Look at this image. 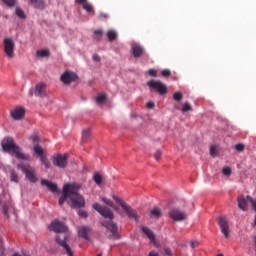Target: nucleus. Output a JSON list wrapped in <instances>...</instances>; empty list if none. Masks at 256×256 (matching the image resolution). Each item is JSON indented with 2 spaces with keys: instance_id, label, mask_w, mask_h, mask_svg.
<instances>
[{
  "instance_id": "nucleus-38",
  "label": "nucleus",
  "mask_w": 256,
  "mask_h": 256,
  "mask_svg": "<svg viewBox=\"0 0 256 256\" xmlns=\"http://www.w3.org/2000/svg\"><path fill=\"white\" fill-rule=\"evenodd\" d=\"M174 101H181L183 99V93L181 92H175L173 95Z\"/></svg>"
},
{
  "instance_id": "nucleus-40",
  "label": "nucleus",
  "mask_w": 256,
  "mask_h": 256,
  "mask_svg": "<svg viewBox=\"0 0 256 256\" xmlns=\"http://www.w3.org/2000/svg\"><path fill=\"white\" fill-rule=\"evenodd\" d=\"M163 155V153L161 152V150H157L154 153V159H156L157 161H161V156Z\"/></svg>"
},
{
  "instance_id": "nucleus-30",
  "label": "nucleus",
  "mask_w": 256,
  "mask_h": 256,
  "mask_svg": "<svg viewBox=\"0 0 256 256\" xmlns=\"http://www.w3.org/2000/svg\"><path fill=\"white\" fill-rule=\"evenodd\" d=\"M93 179L97 185H101V183H103V176L99 173L94 174Z\"/></svg>"
},
{
  "instance_id": "nucleus-11",
  "label": "nucleus",
  "mask_w": 256,
  "mask_h": 256,
  "mask_svg": "<svg viewBox=\"0 0 256 256\" xmlns=\"http://www.w3.org/2000/svg\"><path fill=\"white\" fill-rule=\"evenodd\" d=\"M73 187H75V185H71V183L65 184L63 186L62 196L59 199V205H63V203H65V201H67L68 198L70 199Z\"/></svg>"
},
{
  "instance_id": "nucleus-46",
  "label": "nucleus",
  "mask_w": 256,
  "mask_h": 256,
  "mask_svg": "<svg viewBox=\"0 0 256 256\" xmlns=\"http://www.w3.org/2000/svg\"><path fill=\"white\" fill-rule=\"evenodd\" d=\"M32 141H33V143H35L34 145H39L38 144L39 143V136H37V135L32 136Z\"/></svg>"
},
{
  "instance_id": "nucleus-50",
  "label": "nucleus",
  "mask_w": 256,
  "mask_h": 256,
  "mask_svg": "<svg viewBox=\"0 0 256 256\" xmlns=\"http://www.w3.org/2000/svg\"><path fill=\"white\" fill-rule=\"evenodd\" d=\"M164 253L167 256H173V254L171 253V249H169V248H164Z\"/></svg>"
},
{
  "instance_id": "nucleus-33",
  "label": "nucleus",
  "mask_w": 256,
  "mask_h": 256,
  "mask_svg": "<svg viewBox=\"0 0 256 256\" xmlns=\"http://www.w3.org/2000/svg\"><path fill=\"white\" fill-rule=\"evenodd\" d=\"M247 202L251 203L252 209L256 212V199H253L251 196H246Z\"/></svg>"
},
{
  "instance_id": "nucleus-51",
  "label": "nucleus",
  "mask_w": 256,
  "mask_h": 256,
  "mask_svg": "<svg viewBox=\"0 0 256 256\" xmlns=\"http://www.w3.org/2000/svg\"><path fill=\"white\" fill-rule=\"evenodd\" d=\"M78 215H80V217H87V212L84 211V210H80V211L78 212Z\"/></svg>"
},
{
  "instance_id": "nucleus-21",
  "label": "nucleus",
  "mask_w": 256,
  "mask_h": 256,
  "mask_svg": "<svg viewBox=\"0 0 256 256\" xmlns=\"http://www.w3.org/2000/svg\"><path fill=\"white\" fill-rule=\"evenodd\" d=\"M238 207L239 209H241V211H247L248 207H247V198L245 199V196H239L238 199Z\"/></svg>"
},
{
  "instance_id": "nucleus-4",
  "label": "nucleus",
  "mask_w": 256,
  "mask_h": 256,
  "mask_svg": "<svg viewBox=\"0 0 256 256\" xmlns=\"http://www.w3.org/2000/svg\"><path fill=\"white\" fill-rule=\"evenodd\" d=\"M70 185H74L72 188V192H70V201L71 207L73 209H79V207H85V198H83L77 191L81 189V185L77 183H70Z\"/></svg>"
},
{
  "instance_id": "nucleus-17",
  "label": "nucleus",
  "mask_w": 256,
  "mask_h": 256,
  "mask_svg": "<svg viewBox=\"0 0 256 256\" xmlns=\"http://www.w3.org/2000/svg\"><path fill=\"white\" fill-rule=\"evenodd\" d=\"M11 117H13L16 121L23 119L25 117V108L16 107L14 110L11 111Z\"/></svg>"
},
{
  "instance_id": "nucleus-37",
  "label": "nucleus",
  "mask_w": 256,
  "mask_h": 256,
  "mask_svg": "<svg viewBox=\"0 0 256 256\" xmlns=\"http://www.w3.org/2000/svg\"><path fill=\"white\" fill-rule=\"evenodd\" d=\"M7 7H14L15 3H17V0H2Z\"/></svg>"
},
{
  "instance_id": "nucleus-7",
  "label": "nucleus",
  "mask_w": 256,
  "mask_h": 256,
  "mask_svg": "<svg viewBox=\"0 0 256 256\" xmlns=\"http://www.w3.org/2000/svg\"><path fill=\"white\" fill-rule=\"evenodd\" d=\"M4 53L9 59L15 57V41H13V38L4 39Z\"/></svg>"
},
{
  "instance_id": "nucleus-9",
  "label": "nucleus",
  "mask_w": 256,
  "mask_h": 256,
  "mask_svg": "<svg viewBox=\"0 0 256 256\" xmlns=\"http://www.w3.org/2000/svg\"><path fill=\"white\" fill-rule=\"evenodd\" d=\"M68 159L69 155L67 154H55L53 156V165H55V167H59V169H65L68 164Z\"/></svg>"
},
{
  "instance_id": "nucleus-39",
  "label": "nucleus",
  "mask_w": 256,
  "mask_h": 256,
  "mask_svg": "<svg viewBox=\"0 0 256 256\" xmlns=\"http://www.w3.org/2000/svg\"><path fill=\"white\" fill-rule=\"evenodd\" d=\"M222 173H223V175H225L226 177L231 176V173H232L231 168H229V167H224V168L222 169Z\"/></svg>"
},
{
  "instance_id": "nucleus-32",
  "label": "nucleus",
  "mask_w": 256,
  "mask_h": 256,
  "mask_svg": "<svg viewBox=\"0 0 256 256\" xmlns=\"http://www.w3.org/2000/svg\"><path fill=\"white\" fill-rule=\"evenodd\" d=\"M94 35H95L96 41H101V37L103 36V30L101 29L94 30Z\"/></svg>"
},
{
  "instance_id": "nucleus-49",
  "label": "nucleus",
  "mask_w": 256,
  "mask_h": 256,
  "mask_svg": "<svg viewBox=\"0 0 256 256\" xmlns=\"http://www.w3.org/2000/svg\"><path fill=\"white\" fill-rule=\"evenodd\" d=\"M146 107L148 108V109H153L154 107H155V103H153V102H147V104H146Z\"/></svg>"
},
{
  "instance_id": "nucleus-5",
  "label": "nucleus",
  "mask_w": 256,
  "mask_h": 256,
  "mask_svg": "<svg viewBox=\"0 0 256 256\" xmlns=\"http://www.w3.org/2000/svg\"><path fill=\"white\" fill-rule=\"evenodd\" d=\"M18 169H21L23 173L26 175V179L30 181V183H37L39 181V178L37 177V172L35 171V168H33L29 164H18Z\"/></svg>"
},
{
  "instance_id": "nucleus-15",
  "label": "nucleus",
  "mask_w": 256,
  "mask_h": 256,
  "mask_svg": "<svg viewBox=\"0 0 256 256\" xmlns=\"http://www.w3.org/2000/svg\"><path fill=\"white\" fill-rule=\"evenodd\" d=\"M123 210L125 211L129 219H134V221H139V215L137 214V210L131 208L130 205L123 204Z\"/></svg>"
},
{
  "instance_id": "nucleus-55",
  "label": "nucleus",
  "mask_w": 256,
  "mask_h": 256,
  "mask_svg": "<svg viewBox=\"0 0 256 256\" xmlns=\"http://www.w3.org/2000/svg\"><path fill=\"white\" fill-rule=\"evenodd\" d=\"M3 211H4V213L7 215V206H4V207H3Z\"/></svg>"
},
{
  "instance_id": "nucleus-31",
  "label": "nucleus",
  "mask_w": 256,
  "mask_h": 256,
  "mask_svg": "<svg viewBox=\"0 0 256 256\" xmlns=\"http://www.w3.org/2000/svg\"><path fill=\"white\" fill-rule=\"evenodd\" d=\"M83 10L87 11V13H94L93 6L89 2L83 4Z\"/></svg>"
},
{
  "instance_id": "nucleus-18",
  "label": "nucleus",
  "mask_w": 256,
  "mask_h": 256,
  "mask_svg": "<svg viewBox=\"0 0 256 256\" xmlns=\"http://www.w3.org/2000/svg\"><path fill=\"white\" fill-rule=\"evenodd\" d=\"M145 53V49L143 48V46L139 45V44H133L132 45V54L134 55V57L137 59L139 57H142V55Z\"/></svg>"
},
{
  "instance_id": "nucleus-54",
  "label": "nucleus",
  "mask_w": 256,
  "mask_h": 256,
  "mask_svg": "<svg viewBox=\"0 0 256 256\" xmlns=\"http://www.w3.org/2000/svg\"><path fill=\"white\" fill-rule=\"evenodd\" d=\"M148 256H159V254L155 252H150Z\"/></svg>"
},
{
  "instance_id": "nucleus-8",
  "label": "nucleus",
  "mask_w": 256,
  "mask_h": 256,
  "mask_svg": "<svg viewBox=\"0 0 256 256\" xmlns=\"http://www.w3.org/2000/svg\"><path fill=\"white\" fill-rule=\"evenodd\" d=\"M218 225L221 229V233H223L226 239H229L231 235V230L229 229V219L225 216H220L218 218Z\"/></svg>"
},
{
  "instance_id": "nucleus-14",
  "label": "nucleus",
  "mask_w": 256,
  "mask_h": 256,
  "mask_svg": "<svg viewBox=\"0 0 256 256\" xmlns=\"http://www.w3.org/2000/svg\"><path fill=\"white\" fill-rule=\"evenodd\" d=\"M34 153L39 157L42 165L49 162V159H47V156L45 155V150L40 145H34Z\"/></svg>"
},
{
  "instance_id": "nucleus-43",
  "label": "nucleus",
  "mask_w": 256,
  "mask_h": 256,
  "mask_svg": "<svg viewBox=\"0 0 256 256\" xmlns=\"http://www.w3.org/2000/svg\"><path fill=\"white\" fill-rule=\"evenodd\" d=\"M210 155L212 157H216L217 156V147L216 146H211L210 147Z\"/></svg>"
},
{
  "instance_id": "nucleus-45",
  "label": "nucleus",
  "mask_w": 256,
  "mask_h": 256,
  "mask_svg": "<svg viewBox=\"0 0 256 256\" xmlns=\"http://www.w3.org/2000/svg\"><path fill=\"white\" fill-rule=\"evenodd\" d=\"M148 74L151 76V77H157V70L155 69H150L148 71Z\"/></svg>"
},
{
  "instance_id": "nucleus-56",
  "label": "nucleus",
  "mask_w": 256,
  "mask_h": 256,
  "mask_svg": "<svg viewBox=\"0 0 256 256\" xmlns=\"http://www.w3.org/2000/svg\"><path fill=\"white\" fill-rule=\"evenodd\" d=\"M96 256H102L101 254H98V255H96Z\"/></svg>"
},
{
  "instance_id": "nucleus-48",
  "label": "nucleus",
  "mask_w": 256,
  "mask_h": 256,
  "mask_svg": "<svg viewBox=\"0 0 256 256\" xmlns=\"http://www.w3.org/2000/svg\"><path fill=\"white\" fill-rule=\"evenodd\" d=\"M92 59H93V61H96V62L101 61V57H100L98 54H94V55L92 56Z\"/></svg>"
},
{
  "instance_id": "nucleus-52",
  "label": "nucleus",
  "mask_w": 256,
  "mask_h": 256,
  "mask_svg": "<svg viewBox=\"0 0 256 256\" xmlns=\"http://www.w3.org/2000/svg\"><path fill=\"white\" fill-rule=\"evenodd\" d=\"M75 3H77L78 5H85V3H87V0H75Z\"/></svg>"
},
{
  "instance_id": "nucleus-1",
  "label": "nucleus",
  "mask_w": 256,
  "mask_h": 256,
  "mask_svg": "<svg viewBox=\"0 0 256 256\" xmlns=\"http://www.w3.org/2000/svg\"><path fill=\"white\" fill-rule=\"evenodd\" d=\"M48 228L50 231L58 233L55 237L56 243L65 249L68 256H73V250L71 246L67 244V241H69V228L59 220L53 221Z\"/></svg>"
},
{
  "instance_id": "nucleus-22",
  "label": "nucleus",
  "mask_w": 256,
  "mask_h": 256,
  "mask_svg": "<svg viewBox=\"0 0 256 256\" xmlns=\"http://www.w3.org/2000/svg\"><path fill=\"white\" fill-rule=\"evenodd\" d=\"M9 173H10V181L12 183H19V174L17 173V171H15V169H10Z\"/></svg>"
},
{
  "instance_id": "nucleus-24",
  "label": "nucleus",
  "mask_w": 256,
  "mask_h": 256,
  "mask_svg": "<svg viewBox=\"0 0 256 256\" xmlns=\"http://www.w3.org/2000/svg\"><path fill=\"white\" fill-rule=\"evenodd\" d=\"M91 139V130L90 129H85L82 132V142L87 143Z\"/></svg>"
},
{
  "instance_id": "nucleus-2",
  "label": "nucleus",
  "mask_w": 256,
  "mask_h": 256,
  "mask_svg": "<svg viewBox=\"0 0 256 256\" xmlns=\"http://www.w3.org/2000/svg\"><path fill=\"white\" fill-rule=\"evenodd\" d=\"M93 209H95V211L100 213L102 217H105V219H109V220H104L102 222L103 227H106V229H108V231L112 233L109 236V239H121V236L119 235V232H118L117 223L113 222V219L115 217L113 215V211L106 206H101V204L99 203H95L93 205Z\"/></svg>"
},
{
  "instance_id": "nucleus-16",
  "label": "nucleus",
  "mask_w": 256,
  "mask_h": 256,
  "mask_svg": "<svg viewBox=\"0 0 256 256\" xmlns=\"http://www.w3.org/2000/svg\"><path fill=\"white\" fill-rule=\"evenodd\" d=\"M34 93L36 97H47V85L45 83H38Z\"/></svg>"
},
{
  "instance_id": "nucleus-28",
  "label": "nucleus",
  "mask_w": 256,
  "mask_h": 256,
  "mask_svg": "<svg viewBox=\"0 0 256 256\" xmlns=\"http://www.w3.org/2000/svg\"><path fill=\"white\" fill-rule=\"evenodd\" d=\"M107 37L110 42H113L117 39V32L115 30H109L107 32Z\"/></svg>"
},
{
  "instance_id": "nucleus-6",
  "label": "nucleus",
  "mask_w": 256,
  "mask_h": 256,
  "mask_svg": "<svg viewBox=\"0 0 256 256\" xmlns=\"http://www.w3.org/2000/svg\"><path fill=\"white\" fill-rule=\"evenodd\" d=\"M150 89H154L159 95H165L167 93V85L159 80H150L147 82Z\"/></svg>"
},
{
  "instance_id": "nucleus-27",
  "label": "nucleus",
  "mask_w": 256,
  "mask_h": 256,
  "mask_svg": "<svg viewBox=\"0 0 256 256\" xmlns=\"http://www.w3.org/2000/svg\"><path fill=\"white\" fill-rule=\"evenodd\" d=\"M105 101H107V95H105V94H99L96 97L97 105H103V103H105Z\"/></svg>"
},
{
  "instance_id": "nucleus-36",
  "label": "nucleus",
  "mask_w": 256,
  "mask_h": 256,
  "mask_svg": "<svg viewBox=\"0 0 256 256\" xmlns=\"http://www.w3.org/2000/svg\"><path fill=\"white\" fill-rule=\"evenodd\" d=\"M192 107L191 104H189V102H186L183 107H182V112L183 113H187V111H192Z\"/></svg>"
},
{
  "instance_id": "nucleus-23",
  "label": "nucleus",
  "mask_w": 256,
  "mask_h": 256,
  "mask_svg": "<svg viewBox=\"0 0 256 256\" xmlns=\"http://www.w3.org/2000/svg\"><path fill=\"white\" fill-rule=\"evenodd\" d=\"M29 1L37 9H45V1L44 0H29Z\"/></svg>"
},
{
  "instance_id": "nucleus-42",
  "label": "nucleus",
  "mask_w": 256,
  "mask_h": 256,
  "mask_svg": "<svg viewBox=\"0 0 256 256\" xmlns=\"http://www.w3.org/2000/svg\"><path fill=\"white\" fill-rule=\"evenodd\" d=\"M161 75H162V77H171V70L164 69V70H162Z\"/></svg>"
},
{
  "instance_id": "nucleus-41",
  "label": "nucleus",
  "mask_w": 256,
  "mask_h": 256,
  "mask_svg": "<svg viewBox=\"0 0 256 256\" xmlns=\"http://www.w3.org/2000/svg\"><path fill=\"white\" fill-rule=\"evenodd\" d=\"M0 256H5V248L3 247V238L0 237Z\"/></svg>"
},
{
  "instance_id": "nucleus-12",
  "label": "nucleus",
  "mask_w": 256,
  "mask_h": 256,
  "mask_svg": "<svg viewBox=\"0 0 256 256\" xmlns=\"http://www.w3.org/2000/svg\"><path fill=\"white\" fill-rule=\"evenodd\" d=\"M60 81H62L64 85H69V83L77 81V74H75V72L66 71L61 75Z\"/></svg>"
},
{
  "instance_id": "nucleus-35",
  "label": "nucleus",
  "mask_w": 256,
  "mask_h": 256,
  "mask_svg": "<svg viewBox=\"0 0 256 256\" xmlns=\"http://www.w3.org/2000/svg\"><path fill=\"white\" fill-rule=\"evenodd\" d=\"M112 199H114L116 201V203H119V205L122 207V209H123V205H127L125 203V201H122V199L119 198V196H117V195H113Z\"/></svg>"
},
{
  "instance_id": "nucleus-47",
  "label": "nucleus",
  "mask_w": 256,
  "mask_h": 256,
  "mask_svg": "<svg viewBox=\"0 0 256 256\" xmlns=\"http://www.w3.org/2000/svg\"><path fill=\"white\" fill-rule=\"evenodd\" d=\"M196 247H199V242L194 240L191 242V248L196 249Z\"/></svg>"
},
{
  "instance_id": "nucleus-44",
  "label": "nucleus",
  "mask_w": 256,
  "mask_h": 256,
  "mask_svg": "<svg viewBox=\"0 0 256 256\" xmlns=\"http://www.w3.org/2000/svg\"><path fill=\"white\" fill-rule=\"evenodd\" d=\"M235 149H236V151H239V152L245 151V145H243V144H236Z\"/></svg>"
},
{
  "instance_id": "nucleus-19",
  "label": "nucleus",
  "mask_w": 256,
  "mask_h": 256,
  "mask_svg": "<svg viewBox=\"0 0 256 256\" xmlns=\"http://www.w3.org/2000/svg\"><path fill=\"white\" fill-rule=\"evenodd\" d=\"M41 185H44L45 187H47V189H49V191H51V193H57V184L53 183L49 180L46 179H42L41 180Z\"/></svg>"
},
{
  "instance_id": "nucleus-10",
  "label": "nucleus",
  "mask_w": 256,
  "mask_h": 256,
  "mask_svg": "<svg viewBox=\"0 0 256 256\" xmlns=\"http://www.w3.org/2000/svg\"><path fill=\"white\" fill-rule=\"evenodd\" d=\"M169 217L170 219H172V221H185V219H187V214L177 208H172L169 211Z\"/></svg>"
},
{
  "instance_id": "nucleus-34",
  "label": "nucleus",
  "mask_w": 256,
  "mask_h": 256,
  "mask_svg": "<svg viewBox=\"0 0 256 256\" xmlns=\"http://www.w3.org/2000/svg\"><path fill=\"white\" fill-rule=\"evenodd\" d=\"M16 15L17 17H20V19H25L26 17L25 11H23L21 8H16Z\"/></svg>"
},
{
  "instance_id": "nucleus-13",
  "label": "nucleus",
  "mask_w": 256,
  "mask_h": 256,
  "mask_svg": "<svg viewBox=\"0 0 256 256\" xmlns=\"http://www.w3.org/2000/svg\"><path fill=\"white\" fill-rule=\"evenodd\" d=\"M141 231L153 243L154 247H159V243H157L155 233H153V231L151 229H149V227L142 226Z\"/></svg>"
},
{
  "instance_id": "nucleus-3",
  "label": "nucleus",
  "mask_w": 256,
  "mask_h": 256,
  "mask_svg": "<svg viewBox=\"0 0 256 256\" xmlns=\"http://www.w3.org/2000/svg\"><path fill=\"white\" fill-rule=\"evenodd\" d=\"M2 148L6 153H13L16 159H22V161H29V155L22 153L21 147L15 143V140L11 137H6L2 140Z\"/></svg>"
},
{
  "instance_id": "nucleus-26",
  "label": "nucleus",
  "mask_w": 256,
  "mask_h": 256,
  "mask_svg": "<svg viewBox=\"0 0 256 256\" xmlns=\"http://www.w3.org/2000/svg\"><path fill=\"white\" fill-rule=\"evenodd\" d=\"M150 215L152 217H155L156 219H159L163 215L160 208H154L150 211Z\"/></svg>"
},
{
  "instance_id": "nucleus-25",
  "label": "nucleus",
  "mask_w": 256,
  "mask_h": 256,
  "mask_svg": "<svg viewBox=\"0 0 256 256\" xmlns=\"http://www.w3.org/2000/svg\"><path fill=\"white\" fill-rule=\"evenodd\" d=\"M103 203H105L106 205H108L109 207H112V209H114L115 211H117V213H119V207L115 206V203H113L111 201V199H107V198H102Z\"/></svg>"
},
{
  "instance_id": "nucleus-53",
  "label": "nucleus",
  "mask_w": 256,
  "mask_h": 256,
  "mask_svg": "<svg viewBox=\"0 0 256 256\" xmlns=\"http://www.w3.org/2000/svg\"><path fill=\"white\" fill-rule=\"evenodd\" d=\"M44 166L46 169H49L51 167V162L48 161V162L44 163Z\"/></svg>"
},
{
  "instance_id": "nucleus-29",
  "label": "nucleus",
  "mask_w": 256,
  "mask_h": 256,
  "mask_svg": "<svg viewBox=\"0 0 256 256\" xmlns=\"http://www.w3.org/2000/svg\"><path fill=\"white\" fill-rule=\"evenodd\" d=\"M36 54L38 57L45 58V57H49L51 55V52L47 49H44V50H38Z\"/></svg>"
},
{
  "instance_id": "nucleus-20",
  "label": "nucleus",
  "mask_w": 256,
  "mask_h": 256,
  "mask_svg": "<svg viewBox=\"0 0 256 256\" xmlns=\"http://www.w3.org/2000/svg\"><path fill=\"white\" fill-rule=\"evenodd\" d=\"M91 229L89 226H83L78 229V235L79 237H82V239H89V233Z\"/></svg>"
}]
</instances>
